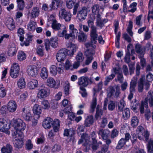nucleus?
Instances as JSON below:
<instances>
[{"label": "nucleus", "instance_id": "f257e3e1", "mask_svg": "<svg viewBox=\"0 0 153 153\" xmlns=\"http://www.w3.org/2000/svg\"><path fill=\"white\" fill-rule=\"evenodd\" d=\"M66 46L70 50H68L65 48H62L56 54V59L58 62L64 61L67 54L70 56H72L77 48L76 45L71 42L67 43Z\"/></svg>", "mask_w": 153, "mask_h": 153}, {"label": "nucleus", "instance_id": "f03ea898", "mask_svg": "<svg viewBox=\"0 0 153 153\" xmlns=\"http://www.w3.org/2000/svg\"><path fill=\"white\" fill-rule=\"evenodd\" d=\"M95 19L94 16H91L87 21L88 26L91 29L90 35L91 37V42L93 44H96L97 40V28L94 25V23Z\"/></svg>", "mask_w": 153, "mask_h": 153}, {"label": "nucleus", "instance_id": "7ed1b4c3", "mask_svg": "<svg viewBox=\"0 0 153 153\" xmlns=\"http://www.w3.org/2000/svg\"><path fill=\"white\" fill-rule=\"evenodd\" d=\"M10 124L16 130L14 132L16 134H20L23 133L22 131H24L26 128V125L23 120L20 119H13L10 122Z\"/></svg>", "mask_w": 153, "mask_h": 153}, {"label": "nucleus", "instance_id": "20e7f679", "mask_svg": "<svg viewBox=\"0 0 153 153\" xmlns=\"http://www.w3.org/2000/svg\"><path fill=\"white\" fill-rule=\"evenodd\" d=\"M148 102L150 107L153 106V91H149L147 93V97L145 98L144 101L141 102L140 107V111L141 114L144 113V108L148 107Z\"/></svg>", "mask_w": 153, "mask_h": 153}, {"label": "nucleus", "instance_id": "39448f33", "mask_svg": "<svg viewBox=\"0 0 153 153\" xmlns=\"http://www.w3.org/2000/svg\"><path fill=\"white\" fill-rule=\"evenodd\" d=\"M12 134L14 138L13 140L14 146L18 149L21 148L24 143L23 134L21 133L20 134H16L14 132Z\"/></svg>", "mask_w": 153, "mask_h": 153}, {"label": "nucleus", "instance_id": "423d86ee", "mask_svg": "<svg viewBox=\"0 0 153 153\" xmlns=\"http://www.w3.org/2000/svg\"><path fill=\"white\" fill-rule=\"evenodd\" d=\"M120 94V88L119 85H116L114 87L110 86L107 91V95L110 97H114L117 98L119 97Z\"/></svg>", "mask_w": 153, "mask_h": 153}, {"label": "nucleus", "instance_id": "0eeeda50", "mask_svg": "<svg viewBox=\"0 0 153 153\" xmlns=\"http://www.w3.org/2000/svg\"><path fill=\"white\" fill-rule=\"evenodd\" d=\"M145 76L144 75L141 76V77L138 83V91L139 92L143 91V87H145V88L148 90L150 85L149 82L145 81Z\"/></svg>", "mask_w": 153, "mask_h": 153}, {"label": "nucleus", "instance_id": "6e6552de", "mask_svg": "<svg viewBox=\"0 0 153 153\" xmlns=\"http://www.w3.org/2000/svg\"><path fill=\"white\" fill-rule=\"evenodd\" d=\"M88 12V9L85 7L80 8L77 13L78 19L80 21L84 20L87 16Z\"/></svg>", "mask_w": 153, "mask_h": 153}, {"label": "nucleus", "instance_id": "1a4fd4ad", "mask_svg": "<svg viewBox=\"0 0 153 153\" xmlns=\"http://www.w3.org/2000/svg\"><path fill=\"white\" fill-rule=\"evenodd\" d=\"M20 70L19 66L17 63H14L12 65L10 69L11 76L13 78H16L19 76Z\"/></svg>", "mask_w": 153, "mask_h": 153}, {"label": "nucleus", "instance_id": "9d476101", "mask_svg": "<svg viewBox=\"0 0 153 153\" xmlns=\"http://www.w3.org/2000/svg\"><path fill=\"white\" fill-rule=\"evenodd\" d=\"M59 17L61 19H64L66 22H69L71 19V13L64 8H61L59 11Z\"/></svg>", "mask_w": 153, "mask_h": 153}, {"label": "nucleus", "instance_id": "9b49d317", "mask_svg": "<svg viewBox=\"0 0 153 153\" xmlns=\"http://www.w3.org/2000/svg\"><path fill=\"white\" fill-rule=\"evenodd\" d=\"M10 122L8 120L0 119V131L4 132L10 128Z\"/></svg>", "mask_w": 153, "mask_h": 153}, {"label": "nucleus", "instance_id": "f8f14e48", "mask_svg": "<svg viewBox=\"0 0 153 153\" xmlns=\"http://www.w3.org/2000/svg\"><path fill=\"white\" fill-rule=\"evenodd\" d=\"M49 93L47 88L44 87L43 88L39 89L37 93V97L39 99H45L49 95Z\"/></svg>", "mask_w": 153, "mask_h": 153}, {"label": "nucleus", "instance_id": "ddd939ff", "mask_svg": "<svg viewBox=\"0 0 153 153\" xmlns=\"http://www.w3.org/2000/svg\"><path fill=\"white\" fill-rule=\"evenodd\" d=\"M27 73L30 76L35 77L38 74L37 68L34 65H29L27 67Z\"/></svg>", "mask_w": 153, "mask_h": 153}, {"label": "nucleus", "instance_id": "4468645a", "mask_svg": "<svg viewBox=\"0 0 153 153\" xmlns=\"http://www.w3.org/2000/svg\"><path fill=\"white\" fill-rule=\"evenodd\" d=\"M33 110L34 114L33 116L35 120H37L40 117L42 109L38 105L35 104L33 106Z\"/></svg>", "mask_w": 153, "mask_h": 153}, {"label": "nucleus", "instance_id": "2eb2a0df", "mask_svg": "<svg viewBox=\"0 0 153 153\" xmlns=\"http://www.w3.org/2000/svg\"><path fill=\"white\" fill-rule=\"evenodd\" d=\"M63 68L62 67H57L55 65H51L50 68V73L53 76H55L58 72L61 74L63 71Z\"/></svg>", "mask_w": 153, "mask_h": 153}, {"label": "nucleus", "instance_id": "dca6fc26", "mask_svg": "<svg viewBox=\"0 0 153 153\" xmlns=\"http://www.w3.org/2000/svg\"><path fill=\"white\" fill-rule=\"evenodd\" d=\"M17 107L16 102L14 101H10L8 103L7 108L10 112L13 113L16 110Z\"/></svg>", "mask_w": 153, "mask_h": 153}, {"label": "nucleus", "instance_id": "f3484780", "mask_svg": "<svg viewBox=\"0 0 153 153\" xmlns=\"http://www.w3.org/2000/svg\"><path fill=\"white\" fill-rule=\"evenodd\" d=\"M135 49L136 52L139 54V57H143L145 53L144 47H143L140 44H137L135 45Z\"/></svg>", "mask_w": 153, "mask_h": 153}, {"label": "nucleus", "instance_id": "a211bd4d", "mask_svg": "<svg viewBox=\"0 0 153 153\" xmlns=\"http://www.w3.org/2000/svg\"><path fill=\"white\" fill-rule=\"evenodd\" d=\"M94 53V52H90L89 51H86L85 52V54L87 56V59L85 62L86 65H88L91 62L93 59V56Z\"/></svg>", "mask_w": 153, "mask_h": 153}, {"label": "nucleus", "instance_id": "6ab92c4d", "mask_svg": "<svg viewBox=\"0 0 153 153\" xmlns=\"http://www.w3.org/2000/svg\"><path fill=\"white\" fill-rule=\"evenodd\" d=\"M53 119L50 117H47L43 123V126L46 129H49L51 127Z\"/></svg>", "mask_w": 153, "mask_h": 153}, {"label": "nucleus", "instance_id": "aec40b11", "mask_svg": "<svg viewBox=\"0 0 153 153\" xmlns=\"http://www.w3.org/2000/svg\"><path fill=\"white\" fill-rule=\"evenodd\" d=\"M110 131L108 129H101L98 132L99 135L101 136L102 138L105 140L108 135L110 133Z\"/></svg>", "mask_w": 153, "mask_h": 153}, {"label": "nucleus", "instance_id": "412c9836", "mask_svg": "<svg viewBox=\"0 0 153 153\" xmlns=\"http://www.w3.org/2000/svg\"><path fill=\"white\" fill-rule=\"evenodd\" d=\"M62 3V0H53L52 4L50 5V7L51 9L55 10L61 6Z\"/></svg>", "mask_w": 153, "mask_h": 153}, {"label": "nucleus", "instance_id": "4be33fe9", "mask_svg": "<svg viewBox=\"0 0 153 153\" xmlns=\"http://www.w3.org/2000/svg\"><path fill=\"white\" fill-rule=\"evenodd\" d=\"M40 13V10L38 7H35L33 8L31 12H30L31 16L32 18H36L38 16Z\"/></svg>", "mask_w": 153, "mask_h": 153}, {"label": "nucleus", "instance_id": "5701e85b", "mask_svg": "<svg viewBox=\"0 0 153 153\" xmlns=\"http://www.w3.org/2000/svg\"><path fill=\"white\" fill-rule=\"evenodd\" d=\"M23 112L25 113L23 115L24 119L26 121H29L31 120L32 118V115L30 111L28 110H25V108L22 109Z\"/></svg>", "mask_w": 153, "mask_h": 153}, {"label": "nucleus", "instance_id": "b1692460", "mask_svg": "<svg viewBox=\"0 0 153 153\" xmlns=\"http://www.w3.org/2000/svg\"><path fill=\"white\" fill-rule=\"evenodd\" d=\"M94 122L93 117L91 115L88 116L86 118L84 125L86 127H89Z\"/></svg>", "mask_w": 153, "mask_h": 153}, {"label": "nucleus", "instance_id": "393cba45", "mask_svg": "<svg viewBox=\"0 0 153 153\" xmlns=\"http://www.w3.org/2000/svg\"><path fill=\"white\" fill-rule=\"evenodd\" d=\"M51 27L53 29L56 30H59L60 29L61 25L58 23L55 19H53L52 20Z\"/></svg>", "mask_w": 153, "mask_h": 153}, {"label": "nucleus", "instance_id": "a878e982", "mask_svg": "<svg viewBox=\"0 0 153 153\" xmlns=\"http://www.w3.org/2000/svg\"><path fill=\"white\" fill-rule=\"evenodd\" d=\"M60 123V121L58 119H55L54 121L53 120L52 125L55 132H57L59 131Z\"/></svg>", "mask_w": 153, "mask_h": 153}, {"label": "nucleus", "instance_id": "bb28decb", "mask_svg": "<svg viewBox=\"0 0 153 153\" xmlns=\"http://www.w3.org/2000/svg\"><path fill=\"white\" fill-rule=\"evenodd\" d=\"M6 26L10 30H13L15 27L14 22L12 19L7 20L6 22Z\"/></svg>", "mask_w": 153, "mask_h": 153}, {"label": "nucleus", "instance_id": "cd10ccee", "mask_svg": "<svg viewBox=\"0 0 153 153\" xmlns=\"http://www.w3.org/2000/svg\"><path fill=\"white\" fill-rule=\"evenodd\" d=\"M42 108L44 110H49L50 107L49 102L46 100H44L41 102Z\"/></svg>", "mask_w": 153, "mask_h": 153}, {"label": "nucleus", "instance_id": "c85d7f7f", "mask_svg": "<svg viewBox=\"0 0 153 153\" xmlns=\"http://www.w3.org/2000/svg\"><path fill=\"white\" fill-rule=\"evenodd\" d=\"M142 136L140 135L138 136V138L140 140L143 139V138H145V140L147 141L149 137V134L147 130L144 131L143 133H142L141 134Z\"/></svg>", "mask_w": 153, "mask_h": 153}, {"label": "nucleus", "instance_id": "c756f323", "mask_svg": "<svg viewBox=\"0 0 153 153\" xmlns=\"http://www.w3.org/2000/svg\"><path fill=\"white\" fill-rule=\"evenodd\" d=\"M12 150L11 146L9 144H7L6 146H4L1 148V152L2 153H8L11 152Z\"/></svg>", "mask_w": 153, "mask_h": 153}, {"label": "nucleus", "instance_id": "7c9ffc66", "mask_svg": "<svg viewBox=\"0 0 153 153\" xmlns=\"http://www.w3.org/2000/svg\"><path fill=\"white\" fill-rule=\"evenodd\" d=\"M46 83L47 85L51 88H54L56 86V83L55 80L52 77L48 78Z\"/></svg>", "mask_w": 153, "mask_h": 153}, {"label": "nucleus", "instance_id": "2f4dec72", "mask_svg": "<svg viewBox=\"0 0 153 153\" xmlns=\"http://www.w3.org/2000/svg\"><path fill=\"white\" fill-rule=\"evenodd\" d=\"M40 76L43 79H46L48 76V71L46 68H43L41 71Z\"/></svg>", "mask_w": 153, "mask_h": 153}, {"label": "nucleus", "instance_id": "473e14b6", "mask_svg": "<svg viewBox=\"0 0 153 153\" xmlns=\"http://www.w3.org/2000/svg\"><path fill=\"white\" fill-rule=\"evenodd\" d=\"M79 84L83 86H87L88 84L87 78L85 77H81L79 79Z\"/></svg>", "mask_w": 153, "mask_h": 153}, {"label": "nucleus", "instance_id": "72a5a7b5", "mask_svg": "<svg viewBox=\"0 0 153 153\" xmlns=\"http://www.w3.org/2000/svg\"><path fill=\"white\" fill-rule=\"evenodd\" d=\"M17 85L18 87L20 88H24L26 85V82L24 78L22 77L19 79L17 81Z\"/></svg>", "mask_w": 153, "mask_h": 153}, {"label": "nucleus", "instance_id": "f704fd0d", "mask_svg": "<svg viewBox=\"0 0 153 153\" xmlns=\"http://www.w3.org/2000/svg\"><path fill=\"white\" fill-rule=\"evenodd\" d=\"M88 138V135L86 134H83L81 136V138L80 139L78 142V144H80L83 142L85 141L86 143H84V145L85 146H86L88 143V141L87 140V138Z\"/></svg>", "mask_w": 153, "mask_h": 153}, {"label": "nucleus", "instance_id": "c9c22d12", "mask_svg": "<svg viewBox=\"0 0 153 153\" xmlns=\"http://www.w3.org/2000/svg\"><path fill=\"white\" fill-rule=\"evenodd\" d=\"M51 46L54 48H56L58 45V39L56 37H52L50 41Z\"/></svg>", "mask_w": 153, "mask_h": 153}, {"label": "nucleus", "instance_id": "e433bc0d", "mask_svg": "<svg viewBox=\"0 0 153 153\" xmlns=\"http://www.w3.org/2000/svg\"><path fill=\"white\" fill-rule=\"evenodd\" d=\"M36 23L33 21L30 20L27 25V29L30 31H34L36 27Z\"/></svg>", "mask_w": 153, "mask_h": 153}, {"label": "nucleus", "instance_id": "4c0bfd02", "mask_svg": "<svg viewBox=\"0 0 153 153\" xmlns=\"http://www.w3.org/2000/svg\"><path fill=\"white\" fill-rule=\"evenodd\" d=\"M25 34V31L23 28H19L17 30V34L19 37L20 41H22L24 39V35Z\"/></svg>", "mask_w": 153, "mask_h": 153}, {"label": "nucleus", "instance_id": "58836bf2", "mask_svg": "<svg viewBox=\"0 0 153 153\" xmlns=\"http://www.w3.org/2000/svg\"><path fill=\"white\" fill-rule=\"evenodd\" d=\"M69 29L70 30V33L75 37L76 36L78 31L75 28L74 25H70L69 26Z\"/></svg>", "mask_w": 153, "mask_h": 153}, {"label": "nucleus", "instance_id": "ea45409f", "mask_svg": "<svg viewBox=\"0 0 153 153\" xmlns=\"http://www.w3.org/2000/svg\"><path fill=\"white\" fill-rule=\"evenodd\" d=\"M147 147L149 152L151 153L153 152V140L150 139L148 141Z\"/></svg>", "mask_w": 153, "mask_h": 153}, {"label": "nucleus", "instance_id": "a19ab883", "mask_svg": "<svg viewBox=\"0 0 153 153\" xmlns=\"http://www.w3.org/2000/svg\"><path fill=\"white\" fill-rule=\"evenodd\" d=\"M26 58V54L23 51H20L18 53L17 59L20 61L25 60Z\"/></svg>", "mask_w": 153, "mask_h": 153}, {"label": "nucleus", "instance_id": "79ce46f5", "mask_svg": "<svg viewBox=\"0 0 153 153\" xmlns=\"http://www.w3.org/2000/svg\"><path fill=\"white\" fill-rule=\"evenodd\" d=\"M137 3L135 2H134L131 3L128 7V11L132 13H134L137 10Z\"/></svg>", "mask_w": 153, "mask_h": 153}, {"label": "nucleus", "instance_id": "37998d69", "mask_svg": "<svg viewBox=\"0 0 153 153\" xmlns=\"http://www.w3.org/2000/svg\"><path fill=\"white\" fill-rule=\"evenodd\" d=\"M87 38V35L82 32L79 33L78 36V39L80 42H85Z\"/></svg>", "mask_w": 153, "mask_h": 153}, {"label": "nucleus", "instance_id": "c03bdc74", "mask_svg": "<svg viewBox=\"0 0 153 153\" xmlns=\"http://www.w3.org/2000/svg\"><path fill=\"white\" fill-rule=\"evenodd\" d=\"M38 85L37 81L35 79H33L29 82L28 85L30 89H33L37 87Z\"/></svg>", "mask_w": 153, "mask_h": 153}, {"label": "nucleus", "instance_id": "a18cd8bd", "mask_svg": "<svg viewBox=\"0 0 153 153\" xmlns=\"http://www.w3.org/2000/svg\"><path fill=\"white\" fill-rule=\"evenodd\" d=\"M123 118L125 120L127 119L130 116V111L128 108H126L122 111Z\"/></svg>", "mask_w": 153, "mask_h": 153}, {"label": "nucleus", "instance_id": "49530a36", "mask_svg": "<svg viewBox=\"0 0 153 153\" xmlns=\"http://www.w3.org/2000/svg\"><path fill=\"white\" fill-rule=\"evenodd\" d=\"M76 61L79 62H81L84 59V56L82 53L81 52H79L77 54L75 57Z\"/></svg>", "mask_w": 153, "mask_h": 153}, {"label": "nucleus", "instance_id": "de8ad7c7", "mask_svg": "<svg viewBox=\"0 0 153 153\" xmlns=\"http://www.w3.org/2000/svg\"><path fill=\"white\" fill-rule=\"evenodd\" d=\"M27 38L26 39V41H25L23 44H21L22 46L25 45V46H28L29 45V42L32 40L33 36L30 33H28L27 34Z\"/></svg>", "mask_w": 153, "mask_h": 153}, {"label": "nucleus", "instance_id": "09e8293b", "mask_svg": "<svg viewBox=\"0 0 153 153\" xmlns=\"http://www.w3.org/2000/svg\"><path fill=\"white\" fill-rule=\"evenodd\" d=\"M108 123L107 118L106 117H103L100 120V121L99 123L100 125V127L104 128L106 125Z\"/></svg>", "mask_w": 153, "mask_h": 153}, {"label": "nucleus", "instance_id": "8fccbe9b", "mask_svg": "<svg viewBox=\"0 0 153 153\" xmlns=\"http://www.w3.org/2000/svg\"><path fill=\"white\" fill-rule=\"evenodd\" d=\"M93 14L94 15L99 14L100 10L99 6L98 4H94L91 8Z\"/></svg>", "mask_w": 153, "mask_h": 153}, {"label": "nucleus", "instance_id": "3c124183", "mask_svg": "<svg viewBox=\"0 0 153 153\" xmlns=\"http://www.w3.org/2000/svg\"><path fill=\"white\" fill-rule=\"evenodd\" d=\"M97 101L96 98L95 97H94L91 106V109L90 112L91 113L93 112L94 111L97 105Z\"/></svg>", "mask_w": 153, "mask_h": 153}, {"label": "nucleus", "instance_id": "603ef678", "mask_svg": "<svg viewBox=\"0 0 153 153\" xmlns=\"http://www.w3.org/2000/svg\"><path fill=\"white\" fill-rule=\"evenodd\" d=\"M16 52V47L14 46L10 47L8 51V54L9 56H12L15 55Z\"/></svg>", "mask_w": 153, "mask_h": 153}, {"label": "nucleus", "instance_id": "864d4df0", "mask_svg": "<svg viewBox=\"0 0 153 153\" xmlns=\"http://www.w3.org/2000/svg\"><path fill=\"white\" fill-rule=\"evenodd\" d=\"M139 120L137 117L133 116L131 119V125L133 127H135L137 126L138 124Z\"/></svg>", "mask_w": 153, "mask_h": 153}, {"label": "nucleus", "instance_id": "5fc2aeb1", "mask_svg": "<svg viewBox=\"0 0 153 153\" xmlns=\"http://www.w3.org/2000/svg\"><path fill=\"white\" fill-rule=\"evenodd\" d=\"M44 48L43 47L39 46L36 49V51L37 54L40 56H42L44 55Z\"/></svg>", "mask_w": 153, "mask_h": 153}, {"label": "nucleus", "instance_id": "6e6d98bb", "mask_svg": "<svg viewBox=\"0 0 153 153\" xmlns=\"http://www.w3.org/2000/svg\"><path fill=\"white\" fill-rule=\"evenodd\" d=\"M99 105H97V108L96 114L95 115L96 119L98 120L102 115L103 114L102 111L101 110H100L98 108Z\"/></svg>", "mask_w": 153, "mask_h": 153}, {"label": "nucleus", "instance_id": "4d7b16f0", "mask_svg": "<svg viewBox=\"0 0 153 153\" xmlns=\"http://www.w3.org/2000/svg\"><path fill=\"white\" fill-rule=\"evenodd\" d=\"M126 105V103L122 99L120 101V104L118 105V110L122 111Z\"/></svg>", "mask_w": 153, "mask_h": 153}, {"label": "nucleus", "instance_id": "13d9d810", "mask_svg": "<svg viewBox=\"0 0 153 153\" xmlns=\"http://www.w3.org/2000/svg\"><path fill=\"white\" fill-rule=\"evenodd\" d=\"M65 67L66 70H68L71 68L73 69L71 63L70 61L68 59H67L65 63Z\"/></svg>", "mask_w": 153, "mask_h": 153}, {"label": "nucleus", "instance_id": "bf43d9fd", "mask_svg": "<svg viewBox=\"0 0 153 153\" xmlns=\"http://www.w3.org/2000/svg\"><path fill=\"white\" fill-rule=\"evenodd\" d=\"M126 141L125 140L124 138H122L121 139L118 143L117 148L118 149H121L125 144Z\"/></svg>", "mask_w": 153, "mask_h": 153}, {"label": "nucleus", "instance_id": "052dcab7", "mask_svg": "<svg viewBox=\"0 0 153 153\" xmlns=\"http://www.w3.org/2000/svg\"><path fill=\"white\" fill-rule=\"evenodd\" d=\"M115 75L112 74L109 76L106 77L105 78V84L106 85L108 83L111 81L115 77Z\"/></svg>", "mask_w": 153, "mask_h": 153}, {"label": "nucleus", "instance_id": "680f3d73", "mask_svg": "<svg viewBox=\"0 0 153 153\" xmlns=\"http://www.w3.org/2000/svg\"><path fill=\"white\" fill-rule=\"evenodd\" d=\"M115 102L112 101H110L109 102L108 105V108L110 111H113L115 108Z\"/></svg>", "mask_w": 153, "mask_h": 153}, {"label": "nucleus", "instance_id": "e2e57ef3", "mask_svg": "<svg viewBox=\"0 0 153 153\" xmlns=\"http://www.w3.org/2000/svg\"><path fill=\"white\" fill-rule=\"evenodd\" d=\"M85 46L87 48L86 51H89L90 52H94L93 48L94 46L90 43H87L85 44Z\"/></svg>", "mask_w": 153, "mask_h": 153}, {"label": "nucleus", "instance_id": "0e129e2a", "mask_svg": "<svg viewBox=\"0 0 153 153\" xmlns=\"http://www.w3.org/2000/svg\"><path fill=\"white\" fill-rule=\"evenodd\" d=\"M145 108L146 109L145 112V117L146 119L148 120L151 117L150 110V109L148 108Z\"/></svg>", "mask_w": 153, "mask_h": 153}, {"label": "nucleus", "instance_id": "69168bd1", "mask_svg": "<svg viewBox=\"0 0 153 153\" xmlns=\"http://www.w3.org/2000/svg\"><path fill=\"white\" fill-rule=\"evenodd\" d=\"M18 7L20 10H22L24 7V1L23 0H17Z\"/></svg>", "mask_w": 153, "mask_h": 153}, {"label": "nucleus", "instance_id": "338daca9", "mask_svg": "<svg viewBox=\"0 0 153 153\" xmlns=\"http://www.w3.org/2000/svg\"><path fill=\"white\" fill-rule=\"evenodd\" d=\"M75 3L73 0H67L66 2V6L69 9H71Z\"/></svg>", "mask_w": 153, "mask_h": 153}, {"label": "nucleus", "instance_id": "774afa93", "mask_svg": "<svg viewBox=\"0 0 153 153\" xmlns=\"http://www.w3.org/2000/svg\"><path fill=\"white\" fill-rule=\"evenodd\" d=\"M6 94V89L3 87L0 88V97H4Z\"/></svg>", "mask_w": 153, "mask_h": 153}]
</instances>
